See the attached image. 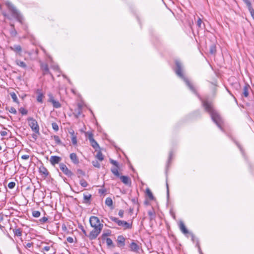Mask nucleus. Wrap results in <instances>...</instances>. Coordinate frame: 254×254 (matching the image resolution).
Wrapping results in <instances>:
<instances>
[{
  "label": "nucleus",
  "instance_id": "nucleus-5",
  "mask_svg": "<svg viewBox=\"0 0 254 254\" xmlns=\"http://www.w3.org/2000/svg\"><path fill=\"white\" fill-rule=\"evenodd\" d=\"M89 222L91 226L93 228H103V225L100 223L99 219L96 216H92L90 217Z\"/></svg>",
  "mask_w": 254,
  "mask_h": 254
},
{
  "label": "nucleus",
  "instance_id": "nucleus-45",
  "mask_svg": "<svg viewBox=\"0 0 254 254\" xmlns=\"http://www.w3.org/2000/svg\"><path fill=\"white\" fill-rule=\"evenodd\" d=\"M253 18L254 19V9L252 6L248 7Z\"/></svg>",
  "mask_w": 254,
  "mask_h": 254
},
{
  "label": "nucleus",
  "instance_id": "nucleus-17",
  "mask_svg": "<svg viewBox=\"0 0 254 254\" xmlns=\"http://www.w3.org/2000/svg\"><path fill=\"white\" fill-rule=\"evenodd\" d=\"M179 228L182 232L184 234H188L189 233L188 229L186 227L185 224L181 221L179 223Z\"/></svg>",
  "mask_w": 254,
  "mask_h": 254
},
{
  "label": "nucleus",
  "instance_id": "nucleus-7",
  "mask_svg": "<svg viewBox=\"0 0 254 254\" xmlns=\"http://www.w3.org/2000/svg\"><path fill=\"white\" fill-rule=\"evenodd\" d=\"M59 167L61 170L67 177H71L73 176V173L68 169L64 164L63 163H60L59 164Z\"/></svg>",
  "mask_w": 254,
  "mask_h": 254
},
{
  "label": "nucleus",
  "instance_id": "nucleus-60",
  "mask_svg": "<svg viewBox=\"0 0 254 254\" xmlns=\"http://www.w3.org/2000/svg\"><path fill=\"white\" fill-rule=\"evenodd\" d=\"M131 201H132V202L133 203H134V204H135V203H137V200H136V199H135V198H133V199H132Z\"/></svg>",
  "mask_w": 254,
  "mask_h": 254
},
{
  "label": "nucleus",
  "instance_id": "nucleus-62",
  "mask_svg": "<svg viewBox=\"0 0 254 254\" xmlns=\"http://www.w3.org/2000/svg\"><path fill=\"white\" fill-rule=\"evenodd\" d=\"M62 227H63V229H66V226H65V225H63Z\"/></svg>",
  "mask_w": 254,
  "mask_h": 254
},
{
  "label": "nucleus",
  "instance_id": "nucleus-51",
  "mask_svg": "<svg viewBox=\"0 0 254 254\" xmlns=\"http://www.w3.org/2000/svg\"><path fill=\"white\" fill-rule=\"evenodd\" d=\"M66 241L70 243H72L73 242V239L71 237H68L66 239Z\"/></svg>",
  "mask_w": 254,
  "mask_h": 254
},
{
  "label": "nucleus",
  "instance_id": "nucleus-18",
  "mask_svg": "<svg viewBox=\"0 0 254 254\" xmlns=\"http://www.w3.org/2000/svg\"><path fill=\"white\" fill-rule=\"evenodd\" d=\"M82 105L80 104L77 105V108L75 110V116L76 118H78L82 113Z\"/></svg>",
  "mask_w": 254,
  "mask_h": 254
},
{
  "label": "nucleus",
  "instance_id": "nucleus-53",
  "mask_svg": "<svg viewBox=\"0 0 254 254\" xmlns=\"http://www.w3.org/2000/svg\"><path fill=\"white\" fill-rule=\"evenodd\" d=\"M51 249V247L50 246H45L43 248V250L48 252Z\"/></svg>",
  "mask_w": 254,
  "mask_h": 254
},
{
  "label": "nucleus",
  "instance_id": "nucleus-35",
  "mask_svg": "<svg viewBox=\"0 0 254 254\" xmlns=\"http://www.w3.org/2000/svg\"><path fill=\"white\" fill-rule=\"evenodd\" d=\"M111 231L109 230H108L106 232H104L102 234V238L103 239H105V238L109 235H110L111 234Z\"/></svg>",
  "mask_w": 254,
  "mask_h": 254
},
{
  "label": "nucleus",
  "instance_id": "nucleus-15",
  "mask_svg": "<svg viewBox=\"0 0 254 254\" xmlns=\"http://www.w3.org/2000/svg\"><path fill=\"white\" fill-rule=\"evenodd\" d=\"M41 68L43 71V75L51 74L48 65L47 64L42 63L41 64Z\"/></svg>",
  "mask_w": 254,
  "mask_h": 254
},
{
  "label": "nucleus",
  "instance_id": "nucleus-36",
  "mask_svg": "<svg viewBox=\"0 0 254 254\" xmlns=\"http://www.w3.org/2000/svg\"><path fill=\"white\" fill-rule=\"evenodd\" d=\"M79 183H80V185L84 188H85V187H87V186H88L87 182L83 179H82L81 180H80Z\"/></svg>",
  "mask_w": 254,
  "mask_h": 254
},
{
  "label": "nucleus",
  "instance_id": "nucleus-52",
  "mask_svg": "<svg viewBox=\"0 0 254 254\" xmlns=\"http://www.w3.org/2000/svg\"><path fill=\"white\" fill-rule=\"evenodd\" d=\"M202 23V21L200 18H199L197 21V25L198 27H200Z\"/></svg>",
  "mask_w": 254,
  "mask_h": 254
},
{
  "label": "nucleus",
  "instance_id": "nucleus-40",
  "mask_svg": "<svg viewBox=\"0 0 254 254\" xmlns=\"http://www.w3.org/2000/svg\"><path fill=\"white\" fill-rule=\"evenodd\" d=\"M110 219L111 220H112L113 222H116L118 225L120 223V222H121V220L118 219L117 218L111 216L110 217Z\"/></svg>",
  "mask_w": 254,
  "mask_h": 254
},
{
  "label": "nucleus",
  "instance_id": "nucleus-21",
  "mask_svg": "<svg viewBox=\"0 0 254 254\" xmlns=\"http://www.w3.org/2000/svg\"><path fill=\"white\" fill-rule=\"evenodd\" d=\"M37 93L38 95L37 97V100L38 102L42 103L43 102V98L44 97L43 94L41 92V90L37 89Z\"/></svg>",
  "mask_w": 254,
  "mask_h": 254
},
{
  "label": "nucleus",
  "instance_id": "nucleus-8",
  "mask_svg": "<svg viewBox=\"0 0 254 254\" xmlns=\"http://www.w3.org/2000/svg\"><path fill=\"white\" fill-rule=\"evenodd\" d=\"M48 101L53 104V106L55 108H59L61 107L60 103L58 101L55 100L54 96L51 93H49L48 94Z\"/></svg>",
  "mask_w": 254,
  "mask_h": 254
},
{
  "label": "nucleus",
  "instance_id": "nucleus-6",
  "mask_svg": "<svg viewBox=\"0 0 254 254\" xmlns=\"http://www.w3.org/2000/svg\"><path fill=\"white\" fill-rule=\"evenodd\" d=\"M102 229L100 228H94L93 230H92L89 235H88L87 237L90 240H93L97 238L99 234L101 233Z\"/></svg>",
  "mask_w": 254,
  "mask_h": 254
},
{
  "label": "nucleus",
  "instance_id": "nucleus-43",
  "mask_svg": "<svg viewBox=\"0 0 254 254\" xmlns=\"http://www.w3.org/2000/svg\"><path fill=\"white\" fill-rule=\"evenodd\" d=\"M19 111L22 115H25L27 114V110L22 107L20 108L19 109Z\"/></svg>",
  "mask_w": 254,
  "mask_h": 254
},
{
  "label": "nucleus",
  "instance_id": "nucleus-50",
  "mask_svg": "<svg viewBox=\"0 0 254 254\" xmlns=\"http://www.w3.org/2000/svg\"><path fill=\"white\" fill-rule=\"evenodd\" d=\"M124 211L123 210L121 209L119 211L118 214L120 216V217L123 218L124 216Z\"/></svg>",
  "mask_w": 254,
  "mask_h": 254
},
{
  "label": "nucleus",
  "instance_id": "nucleus-25",
  "mask_svg": "<svg viewBox=\"0 0 254 254\" xmlns=\"http://www.w3.org/2000/svg\"><path fill=\"white\" fill-rule=\"evenodd\" d=\"M15 63L17 65L22 68H26L27 67L26 64L24 62L21 61L19 60H16Z\"/></svg>",
  "mask_w": 254,
  "mask_h": 254
},
{
  "label": "nucleus",
  "instance_id": "nucleus-57",
  "mask_svg": "<svg viewBox=\"0 0 254 254\" xmlns=\"http://www.w3.org/2000/svg\"><path fill=\"white\" fill-rule=\"evenodd\" d=\"M81 230H82V231L83 232V234L86 236L87 237V233H86V231L84 229L83 226H82V228H81Z\"/></svg>",
  "mask_w": 254,
  "mask_h": 254
},
{
  "label": "nucleus",
  "instance_id": "nucleus-14",
  "mask_svg": "<svg viewBox=\"0 0 254 254\" xmlns=\"http://www.w3.org/2000/svg\"><path fill=\"white\" fill-rule=\"evenodd\" d=\"M88 139L90 142L91 146L94 148H96L97 147H99V145H98V143L93 138V134L92 133L89 134Z\"/></svg>",
  "mask_w": 254,
  "mask_h": 254
},
{
  "label": "nucleus",
  "instance_id": "nucleus-47",
  "mask_svg": "<svg viewBox=\"0 0 254 254\" xmlns=\"http://www.w3.org/2000/svg\"><path fill=\"white\" fill-rule=\"evenodd\" d=\"M8 187L10 189H12L15 186V183L13 182H11L8 184Z\"/></svg>",
  "mask_w": 254,
  "mask_h": 254
},
{
  "label": "nucleus",
  "instance_id": "nucleus-46",
  "mask_svg": "<svg viewBox=\"0 0 254 254\" xmlns=\"http://www.w3.org/2000/svg\"><path fill=\"white\" fill-rule=\"evenodd\" d=\"M110 162L111 164H112L113 165H115L116 167L117 168H119V163H118L117 161L113 160V159H110Z\"/></svg>",
  "mask_w": 254,
  "mask_h": 254
},
{
  "label": "nucleus",
  "instance_id": "nucleus-55",
  "mask_svg": "<svg viewBox=\"0 0 254 254\" xmlns=\"http://www.w3.org/2000/svg\"><path fill=\"white\" fill-rule=\"evenodd\" d=\"M0 134L1 136H4L7 135V132L6 131H1L0 132Z\"/></svg>",
  "mask_w": 254,
  "mask_h": 254
},
{
  "label": "nucleus",
  "instance_id": "nucleus-29",
  "mask_svg": "<svg viewBox=\"0 0 254 254\" xmlns=\"http://www.w3.org/2000/svg\"><path fill=\"white\" fill-rule=\"evenodd\" d=\"M10 96L11 97V98L12 99L13 101L16 103H19V101H18V100L17 98V96L16 95V94L14 93V92H11L10 93Z\"/></svg>",
  "mask_w": 254,
  "mask_h": 254
},
{
  "label": "nucleus",
  "instance_id": "nucleus-3",
  "mask_svg": "<svg viewBox=\"0 0 254 254\" xmlns=\"http://www.w3.org/2000/svg\"><path fill=\"white\" fill-rule=\"evenodd\" d=\"M9 10L11 11L12 15L20 22H22V17L18 11L14 6L10 2L6 3Z\"/></svg>",
  "mask_w": 254,
  "mask_h": 254
},
{
  "label": "nucleus",
  "instance_id": "nucleus-12",
  "mask_svg": "<svg viewBox=\"0 0 254 254\" xmlns=\"http://www.w3.org/2000/svg\"><path fill=\"white\" fill-rule=\"evenodd\" d=\"M61 160V157L58 156H52L50 159L51 164L54 166L56 164H59Z\"/></svg>",
  "mask_w": 254,
  "mask_h": 254
},
{
  "label": "nucleus",
  "instance_id": "nucleus-24",
  "mask_svg": "<svg viewBox=\"0 0 254 254\" xmlns=\"http://www.w3.org/2000/svg\"><path fill=\"white\" fill-rule=\"evenodd\" d=\"M84 198V202L86 203H90V199L91 198V194H84L83 195Z\"/></svg>",
  "mask_w": 254,
  "mask_h": 254
},
{
  "label": "nucleus",
  "instance_id": "nucleus-42",
  "mask_svg": "<svg viewBox=\"0 0 254 254\" xmlns=\"http://www.w3.org/2000/svg\"><path fill=\"white\" fill-rule=\"evenodd\" d=\"M148 214L150 216V218L151 220L153 219L155 217V213L153 210L152 211H149L148 212Z\"/></svg>",
  "mask_w": 254,
  "mask_h": 254
},
{
  "label": "nucleus",
  "instance_id": "nucleus-16",
  "mask_svg": "<svg viewBox=\"0 0 254 254\" xmlns=\"http://www.w3.org/2000/svg\"><path fill=\"white\" fill-rule=\"evenodd\" d=\"M119 224V226H122L124 229H128L131 228V224H130L127 221L121 220Z\"/></svg>",
  "mask_w": 254,
  "mask_h": 254
},
{
  "label": "nucleus",
  "instance_id": "nucleus-31",
  "mask_svg": "<svg viewBox=\"0 0 254 254\" xmlns=\"http://www.w3.org/2000/svg\"><path fill=\"white\" fill-rule=\"evenodd\" d=\"M105 204L108 206H111L113 205V200L111 198L107 197L105 200Z\"/></svg>",
  "mask_w": 254,
  "mask_h": 254
},
{
  "label": "nucleus",
  "instance_id": "nucleus-11",
  "mask_svg": "<svg viewBox=\"0 0 254 254\" xmlns=\"http://www.w3.org/2000/svg\"><path fill=\"white\" fill-rule=\"evenodd\" d=\"M39 173L44 179L47 178L49 174L48 170L43 166H41L39 167Z\"/></svg>",
  "mask_w": 254,
  "mask_h": 254
},
{
  "label": "nucleus",
  "instance_id": "nucleus-9",
  "mask_svg": "<svg viewBox=\"0 0 254 254\" xmlns=\"http://www.w3.org/2000/svg\"><path fill=\"white\" fill-rule=\"evenodd\" d=\"M125 238L122 235L118 236L117 243V246L119 248H123L125 246Z\"/></svg>",
  "mask_w": 254,
  "mask_h": 254
},
{
  "label": "nucleus",
  "instance_id": "nucleus-28",
  "mask_svg": "<svg viewBox=\"0 0 254 254\" xmlns=\"http://www.w3.org/2000/svg\"><path fill=\"white\" fill-rule=\"evenodd\" d=\"M96 157L100 161H102L104 160V155H103L101 151H99L96 155Z\"/></svg>",
  "mask_w": 254,
  "mask_h": 254
},
{
  "label": "nucleus",
  "instance_id": "nucleus-59",
  "mask_svg": "<svg viewBox=\"0 0 254 254\" xmlns=\"http://www.w3.org/2000/svg\"><path fill=\"white\" fill-rule=\"evenodd\" d=\"M105 190H99V192L101 194H103L105 192Z\"/></svg>",
  "mask_w": 254,
  "mask_h": 254
},
{
  "label": "nucleus",
  "instance_id": "nucleus-27",
  "mask_svg": "<svg viewBox=\"0 0 254 254\" xmlns=\"http://www.w3.org/2000/svg\"><path fill=\"white\" fill-rule=\"evenodd\" d=\"M216 46L214 44L211 45L209 48V53L212 55H214L216 53Z\"/></svg>",
  "mask_w": 254,
  "mask_h": 254
},
{
  "label": "nucleus",
  "instance_id": "nucleus-54",
  "mask_svg": "<svg viewBox=\"0 0 254 254\" xmlns=\"http://www.w3.org/2000/svg\"><path fill=\"white\" fill-rule=\"evenodd\" d=\"M29 158V156L28 155H23L21 156V158L23 160H27Z\"/></svg>",
  "mask_w": 254,
  "mask_h": 254
},
{
  "label": "nucleus",
  "instance_id": "nucleus-63",
  "mask_svg": "<svg viewBox=\"0 0 254 254\" xmlns=\"http://www.w3.org/2000/svg\"><path fill=\"white\" fill-rule=\"evenodd\" d=\"M2 150V147L0 145V151H1Z\"/></svg>",
  "mask_w": 254,
  "mask_h": 254
},
{
  "label": "nucleus",
  "instance_id": "nucleus-41",
  "mask_svg": "<svg viewBox=\"0 0 254 254\" xmlns=\"http://www.w3.org/2000/svg\"><path fill=\"white\" fill-rule=\"evenodd\" d=\"M52 126L53 129L55 131H57L59 130V126L56 123H53L52 124Z\"/></svg>",
  "mask_w": 254,
  "mask_h": 254
},
{
  "label": "nucleus",
  "instance_id": "nucleus-38",
  "mask_svg": "<svg viewBox=\"0 0 254 254\" xmlns=\"http://www.w3.org/2000/svg\"><path fill=\"white\" fill-rule=\"evenodd\" d=\"M92 164L95 167H96L97 168H100V164L99 162L97 160H94L92 162Z\"/></svg>",
  "mask_w": 254,
  "mask_h": 254
},
{
  "label": "nucleus",
  "instance_id": "nucleus-39",
  "mask_svg": "<svg viewBox=\"0 0 254 254\" xmlns=\"http://www.w3.org/2000/svg\"><path fill=\"white\" fill-rule=\"evenodd\" d=\"M53 137H54V139L57 144H62L61 139H60V137L58 135H54Z\"/></svg>",
  "mask_w": 254,
  "mask_h": 254
},
{
  "label": "nucleus",
  "instance_id": "nucleus-44",
  "mask_svg": "<svg viewBox=\"0 0 254 254\" xmlns=\"http://www.w3.org/2000/svg\"><path fill=\"white\" fill-rule=\"evenodd\" d=\"M106 243L108 246H114L113 241L110 238H108L106 239Z\"/></svg>",
  "mask_w": 254,
  "mask_h": 254
},
{
  "label": "nucleus",
  "instance_id": "nucleus-13",
  "mask_svg": "<svg viewBox=\"0 0 254 254\" xmlns=\"http://www.w3.org/2000/svg\"><path fill=\"white\" fill-rule=\"evenodd\" d=\"M119 178L124 184L129 186L131 185V180L128 176H120Z\"/></svg>",
  "mask_w": 254,
  "mask_h": 254
},
{
  "label": "nucleus",
  "instance_id": "nucleus-10",
  "mask_svg": "<svg viewBox=\"0 0 254 254\" xmlns=\"http://www.w3.org/2000/svg\"><path fill=\"white\" fill-rule=\"evenodd\" d=\"M129 248L130 251L134 253H138L139 250V246L138 244L132 241V242L129 244Z\"/></svg>",
  "mask_w": 254,
  "mask_h": 254
},
{
  "label": "nucleus",
  "instance_id": "nucleus-64",
  "mask_svg": "<svg viewBox=\"0 0 254 254\" xmlns=\"http://www.w3.org/2000/svg\"><path fill=\"white\" fill-rule=\"evenodd\" d=\"M80 254H85L84 253H81Z\"/></svg>",
  "mask_w": 254,
  "mask_h": 254
},
{
  "label": "nucleus",
  "instance_id": "nucleus-34",
  "mask_svg": "<svg viewBox=\"0 0 254 254\" xmlns=\"http://www.w3.org/2000/svg\"><path fill=\"white\" fill-rule=\"evenodd\" d=\"M72 137H71V141L73 145H76L77 144V139L76 136L74 135V132L71 133Z\"/></svg>",
  "mask_w": 254,
  "mask_h": 254
},
{
  "label": "nucleus",
  "instance_id": "nucleus-20",
  "mask_svg": "<svg viewBox=\"0 0 254 254\" xmlns=\"http://www.w3.org/2000/svg\"><path fill=\"white\" fill-rule=\"evenodd\" d=\"M250 89H251V87L249 84H246L245 85V86H244V88H243V94L245 97H247L249 96V90Z\"/></svg>",
  "mask_w": 254,
  "mask_h": 254
},
{
  "label": "nucleus",
  "instance_id": "nucleus-58",
  "mask_svg": "<svg viewBox=\"0 0 254 254\" xmlns=\"http://www.w3.org/2000/svg\"><path fill=\"white\" fill-rule=\"evenodd\" d=\"M166 187H167V195L169 196V187L168 184L167 183H166Z\"/></svg>",
  "mask_w": 254,
  "mask_h": 254
},
{
  "label": "nucleus",
  "instance_id": "nucleus-32",
  "mask_svg": "<svg viewBox=\"0 0 254 254\" xmlns=\"http://www.w3.org/2000/svg\"><path fill=\"white\" fill-rule=\"evenodd\" d=\"M6 110L8 111L10 113H12L13 114H16L17 113L16 109L13 107H6Z\"/></svg>",
  "mask_w": 254,
  "mask_h": 254
},
{
  "label": "nucleus",
  "instance_id": "nucleus-48",
  "mask_svg": "<svg viewBox=\"0 0 254 254\" xmlns=\"http://www.w3.org/2000/svg\"><path fill=\"white\" fill-rule=\"evenodd\" d=\"M47 221H48V218L46 217H43L42 218H41L40 219H39V221L41 223H44L46 222Z\"/></svg>",
  "mask_w": 254,
  "mask_h": 254
},
{
  "label": "nucleus",
  "instance_id": "nucleus-33",
  "mask_svg": "<svg viewBox=\"0 0 254 254\" xmlns=\"http://www.w3.org/2000/svg\"><path fill=\"white\" fill-rule=\"evenodd\" d=\"M118 168H117V167L116 168H112V169H111V172L115 176H116L118 177H119L120 176V174L118 171Z\"/></svg>",
  "mask_w": 254,
  "mask_h": 254
},
{
  "label": "nucleus",
  "instance_id": "nucleus-26",
  "mask_svg": "<svg viewBox=\"0 0 254 254\" xmlns=\"http://www.w3.org/2000/svg\"><path fill=\"white\" fill-rule=\"evenodd\" d=\"M13 232L15 236L20 237L22 235V230L20 228L13 229Z\"/></svg>",
  "mask_w": 254,
  "mask_h": 254
},
{
  "label": "nucleus",
  "instance_id": "nucleus-61",
  "mask_svg": "<svg viewBox=\"0 0 254 254\" xmlns=\"http://www.w3.org/2000/svg\"><path fill=\"white\" fill-rule=\"evenodd\" d=\"M188 234H190L191 236V238H192V240L194 239V235H193V234L192 233H189Z\"/></svg>",
  "mask_w": 254,
  "mask_h": 254
},
{
  "label": "nucleus",
  "instance_id": "nucleus-30",
  "mask_svg": "<svg viewBox=\"0 0 254 254\" xmlns=\"http://www.w3.org/2000/svg\"><path fill=\"white\" fill-rule=\"evenodd\" d=\"M77 177L78 178H80L81 177L84 176L85 175V172L82 170L81 169H77V172H76Z\"/></svg>",
  "mask_w": 254,
  "mask_h": 254
},
{
  "label": "nucleus",
  "instance_id": "nucleus-19",
  "mask_svg": "<svg viewBox=\"0 0 254 254\" xmlns=\"http://www.w3.org/2000/svg\"><path fill=\"white\" fill-rule=\"evenodd\" d=\"M70 158L72 162L75 164H77L79 163V160L76 154L74 153H72L70 154Z\"/></svg>",
  "mask_w": 254,
  "mask_h": 254
},
{
  "label": "nucleus",
  "instance_id": "nucleus-37",
  "mask_svg": "<svg viewBox=\"0 0 254 254\" xmlns=\"http://www.w3.org/2000/svg\"><path fill=\"white\" fill-rule=\"evenodd\" d=\"M41 213L39 211H33L32 212V216L35 218H38L40 216Z\"/></svg>",
  "mask_w": 254,
  "mask_h": 254
},
{
  "label": "nucleus",
  "instance_id": "nucleus-49",
  "mask_svg": "<svg viewBox=\"0 0 254 254\" xmlns=\"http://www.w3.org/2000/svg\"><path fill=\"white\" fill-rule=\"evenodd\" d=\"M243 1L246 4L248 7L252 6V4L250 0H243Z\"/></svg>",
  "mask_w": 254,
  "mask_h": 254
},
{
  "label": "nucleus",
  "instance_id": "nucleus-56",
  "mask_svg": "<svg viewBox=\"0 0 254 254\" xmlns=\"http://www.w3.org/2000/svg\"><path fill=\"white\" fill-rule=\"evenodd\" d=\"M33 245V244L32 243H28L26 244V248H31Z\"/></svg>",
  "mask_w": 254,
  "mask_h": 254
},
{
  "label": "nucleus",
  "instance_id": "nucleus-22",
  "mask_svg": "<svg viewBox=\"0 0 254 254\" xmlns=\"http://www.w3.org/2000/svg\"><path fill=\"white\" fill-rule=\"evenodd\" d=\"M10 49L16 53H20L22 51L21 47L19 45H15L13 47H11Z\"/></svg>",
  "mask_w": 254,
  "mask_h": 254
},
{
  "label": "nucleus",
  "instance_id": "nucleus-1",
  "mask_svg": "<svg viewBox=\"0 0 254 254\" xmlns=\"http://www.w3.org/2000/svg\"><path fill=\"white\" fill-rule=\"evenodd\" d=\"M203 106L206 111L208 112L211 116L213 121L219 127H221V124L222 122V119L219 114L213 108L212 103L204 101L203 102Z\"/></svg>",
  "mask_w": 254,
  "mask_h": 254
},
{
  "label": "nucleus",
  "instance_id": "nucleus-23",
  "mask_svg": "<svg viewBox=\"0 0 254 254\" xmlns=\"http://www.w3.org/2000/svg\"><path fill=\"white\" fill-rule=\"evenodd\" d=\"M146 194L149 198L150 200H153L154 199V197L150 190L149 188H147L146 189Z\"/></svg>",
  "mask_w": 254,
  "mask_h": 254
},
{
  "label": "nucleus",
  "instance_id": "nucleus-2",
  "mask_svg": "<svg viewBox=\"0 0 254 254\" xmlns=\"http://www.w3.org/2000/svg\"><path fill=\"white\" fill-rule=\"evenodd\" d=\"M175 64L176 66L175 72L177 75L184 80L187 85L192 92L195 93L196 91L193 85L191 83V82L188 78L184 76L183 74L182 63L179 61H176Z\"/></svg>",
  "mask_w": 254,
  "mask_h": 254
},
{
  "label": "nucleus",
  "instance_id": "nucleus-4",
  "mask_svg": "<svg viewBox=\"0 0 254 254\" xmlns=\"http://www.w3.org/2000/svg\"><path fill=\"white\" fill-rule=\"evenodd\" d=\"M27 121L32 131L36 133H39V127L36 120L32 117H29L27 118Z\"/></svg>",
  "mask_w": 254,
  "mask_h": 254
}]
</instances>
